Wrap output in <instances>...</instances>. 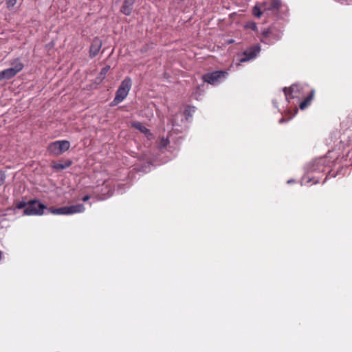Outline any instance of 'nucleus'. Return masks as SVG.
I'll list each match as a JSON object with an SVG mask.
<instances>
[{
  "mask_svg": "<svg viewBox=\"0 0 352 352\" xmlns=\"http://www.w3.org/2000/svg\"><path fill=\"white\" fill-rule=\"evenodd\" d=\"M338 161V158H334L332 153L329 152L327 155L315 159L307 166V182H311L314 177L309 175L314 173H330V168L334 167Z\"/></svg>",
  "mask_w": 352,
  "mask_h": 352,
  "instance_id": "nucleus-1",
  "label": "nucleus"
},
{
  "mask_svg": "<svg viewBox=\"0 0 352 352\" xmlns=\"http://www.w3.org/2000/svg\"><path fill=\"white\" fill-rule=\"evenodd\" d=\"M169 143V140L168 138H162L161 141H160V145H159V147L160 148H165L166 147V146Z\"/></svg>",
  "mask_w": 352,
  "mask_h": 352,
  "instance_id": "nucleus-24",
  "label": "nucleus"
},
{
  "mask_svg": "<svg viewBox=\"0 0 352 352\" xmlns=\"http://www.w3.org/2000/svg\"><path fill=\"white\" fill-rule=\"evenodd\" d=\"M245 28L256 31L257 30V25L255 22H249L245 25Z\"/></svg>",
  "mask_w": 352,
  "mask_h": 352,
  "instance_id": "nucleus-21",
  "label": "nucleus"
},
{
  "mask_svg": "<svg viewBox=\"0 0 352 352\" xmlns=\"http://www.w3.org/2000/svg\"><path fill=\"white\" fill-rule=\"evenodd\" d=\"M135 1L136 0H124L123 5L120 8V12L126 16L131 15Z\"/></svg>",
  "mask_w": 352,
  "mask_h": 352,
  "instance_id": "nucleus-11",
  "label": "nucleus"
},
{
  "mask_svg": "<svg viewBox=\"0 0 352 352\" xmlns=\"http://www.w3.org/2000/svg\"><path fill=\"white\" fill-rule=\"evenodd\" d=\"M12 65V67L0 72V80L13 78L23 68V64L19 60H15Z\"/></svg>",
  "mask_w": 352,
  "mask_h": 352,
  "instance_id": "nucleus-8",
  "label": "nucleus"
},
{
  "mask_svg": "<svg viewBox=\"0 0 352 352\" xmlns=\"http://www.w3.org/2000/svg\"><path fill=\"white\" fill-rule=\"evenodd\" d=\"M314 90H311L309 95L299 103V107L301 110L305 109L308 106L311 104V102L314 98Z\"/></svg>",
  "mask_w": 352,
  "mask_h": 352,
  "instance_id": "nucleus-13",
  "label": "nucleus"
},
{
  "mask_svg": "<svg viewBox=\"0 0 352 352\" xmlns=\"http://www.w3.org/2000/svg\"><path fill=\"white\" fill-rule=\"evenodd\" d=\"M288 183H292V180L288 181Z\"/></svg>",
  "mask_w": 352,
  "mask_h": 352,
  "instance_id": "nucleus-29",
  "label": "nucleus"
},
{
  "mask_svg": "<svg viewBox=\"0 0 352 352\" xmlns=\"http://www.w3.org/2000/svg\"><path fill=\"white\" fill-rule=\"evenodd\" d=\"M72 164V160H67L65 161V162L63 164L62 163H60V162H54L52 164V168L55 169V170H63V169H65L68 167H69Z\"/></svg>",
  "mask_w": 352,
  "mask_h": 352,
  "instance_id": "nucleus-15",
  "label": "nucleus"
},
{
  "mask_svg": "<svg viewBox=\"0 0 352 352\" xmlns=\"http://www.w3.org/2000/svg\"><path fill=\"white\" fill-rule=\"evenodd\" d=\"M70 143L67 140H57L51 142L47 146V151L53 155L58 156L69 150Z\"/></svg>",
  "mask_w": 352,
  "mask_h": 352,
  "instance_id": "nucleus-5",
  "label": "nucleus"
},
{
  "mask_svg": "<svg viewBox=\"0 0 352 352\" xmlns=\"http://www.w3.org/2000/svg\"><path fill=\"white\" fill-rule=\"evenodd\" d=\"M283 91L287 102H292L295 107L304 96L303 88L300 84H293L289 87H284Z\"/></svg>",
  "mask_w": 352,
  "mask_h": 352,
  "instance_id": "nucleus-2",
  "label": "nucleus"
},
{
  "mask_svg": "<svg viewBox=\"0 0 352 352\" xmlns=\"http://www.w3.org/2000/svg\"><path fill=\"white\" fill-rule=\"evenodd\" d=\"M85 210V208L83 204H79L76 205H72L69 206H67V214H73L76 213H81L83 212Z\"/></svg>",
  "mask_w": 352,
  "mask_h": 352,
  "instance_id": "nucleus-12",
  "label": "nucleus"
},
{
  "mask_svg": "<svg viewBox=\"0 0 352 352\" xmlns=\"http://www.w3.org/2000/svg\"><path fill=\"white\" fill-rule=\"evenodd\" d=\"M252 13L255 16L258 18L262 15V12L261 11L260 8H258L257 6H255L253 8Z\"/></svg>",
  "mask_w": 352,
  "mask_h": 352,
  "instance_id": "nucleus-20",
  "label": "nucleus"
},
{
  "mask_svg": "<svg viewBox=\"0 0 352 352\" xmlns=\"http://www.w3.org/2000/svg\"><path fill=\"white\" fill-rule=\"evenodd\" d=\"M46 206L38 199H32L28 201V206L23 210L24 215H42Z\"/></svg>",
  "mask_w": 352,
  "mask_h": 352,
  "instance_id": "nucleus-4",
  "label": "nucleus"
},
{
  "mask_svg": "<svg viewBox=\"0 0 352 352\" xmlns=\"http://www.w3.org/2000/svg\"><path fill=\"white\" fill-rule=\"evenodd\" d=\"M132 80L130 77H126L121 82L118 89L116 92V96L113 101L111 102V106H116L122 102L128 96L129 91L131 89Z\"/></svg>",
  "mask_w": 352,
  "mask_h": 352,
  "instance_id": "nucleus-3",
  "label": "nucleus"
},
{
  "mask_svg": "<svg viewBox=\"0 0 352 352\" xmlns=\"http://www.w3.org/2000/svg\"><path fill=\"white\" fill-rule=\"evenodd\" d=\"M17 2V0H6V5L7 8L10 9L13 8Z\"/></svg>",
  "mask_w": 352,
  "mask_h": 352,
  "instance_id": "nucleus-23",
  "label": "nucleus"
},
{
  "mask_svg": "<svg viewBox=\"0 0 352 352\" xmlns=\"http://www.w3.org/2000/svg\"><path fill=\"white\" fill-rule=\"evenodd\" d=\"M271 32L270 30V29H264L263 30H262L261 32V41L264 43H266V44H270V38L271 36Z\"/></svg>",
  "mask_w": 352,
  "mask_h": 352,
  "instance_id": "nucleus-18",
  "label": "nucleus"
},
{
  "mask_svg": "<svg viewBox=\"0 0 352 352\" xmlns=\"http://www.w3.org/2000/svg\"><path fill=\"white\" fill-rule=\"evenodd\" d=\"M6 179V175L4 172L0 170V186L4 183Z\"/></svg>",
  "mask_w": 352,
  "mask_h": 352,
  "instance_id": "nucleus-25",
  "label": "nucleus"
},
{
  "mask_svg": "<svg viewBox=\"0 0 352 352\" xmlns=\"http://www.w3.org/2000/svg\"><path fill=\"white\" fill-rule=\"evenodd\" d=\"M262 6L265 10L278 11L282 6V2L280 0H270L269 2H264Z\"/></svg>",
  "mask_w": 352,
  "mask_h": 352,
  "instance_id": "nucleus-10",
  "label": "nucleus"
},
{
  "mask_svg": "<svg viewBox=\"0 0 352 352\" xmlns=\"http://www.w3.org/2000/svg\"><path fill=\"white\" fill-rule=\"evenodd\" d=\"M228 75V72L227 71L217 70L204 74L203 80L210 85H217L222 80L226 79Z\"/></svg>",
  "mask_w": 352,
  "mask_h": 352,
  "instance_id": "nucleus-7",
  "label": "nucleus"
},
{
  "mask_svg": "<svg viewBox=\"0 0 352 352\" xmlns=\"http://www.w3.org/2000/svg\"><path fill=\"white\" fill-rule=\"evenodd\" d=\"M196 108L194 106L188 105L184 111V115L187 121H190Z\"/></svg>",
  "mask_w": 352,
  "mask_h": 352,
  "instance_id": "nucleus-17",
  "label": "nucleus"
},
{
  "mask_svg": "<svg viewBox=\"0 0 352 352\" xmlns=\"http://www.w3.org/2000/svg\"><path fill=\"white\" fill-rule=\"evenodd\" d=\"M90 199V197L89 195H85L82 198V200L83 201H87Z\"/></svg>",
  "mask_w": 352,
  "mask_h": 352,
  "instance_id": "nucleus-27",
  "label": "nucleus"
},
{
  "mask_svg": "<svg viewBox=\"0 0 352 352\" xmlns=\"http://www.w3.org/2000/svg\"><path fill=\"white\" fill-rule=\"evenodd\" d=\"M261 52V46L259 44L253 45L248 47L243 52L239 55V61L240 63H245L254 60L257 57Z\"/></svg>",
  "mask_w": 352,
  "mask_h": 352,
  "instance_id": "nucleus-6",
  "label": "nucleus"
},
{
  "mask_svg": "<svg viewBox=\"0 0 352 352\" xmlns=\"http://www.w3.org/2000/svg\"><path fill=\"white\" fill-rule=\"evenodd\" d=\"M314 184H317V183H318V179H317V180L314 181Z\"/></svg>",
  "mask_w": 352,
  "mask_h": 352,
  "instance_id": "nucleus-28",
  "label": "nucleus"
},
{
  "mask_svg": "<svg viewBox=\"0 0 352 352\" xmlns=\"http://www.w3.org/2000/svg\"><path fill=\"white\" fill-rule=\"evenodd\" d=\"M28 206V202H25V201H19L15 206L14 209L20 210V209H22V208H25Z\"/></svg>",
  "mask_w": 352,
  "mask_h": 352,
  "instance_id": "nucleus-22",
  "label": "nucleus"
},
{
  "mask_svg": "<svg viewBox=\"0 0 352 352\" xmlns=\"http://www.w3.org/2000/svg\"><path fill=\"white\" fill-rule=\"evenodd\" d=\"M109 69H110L109 65H107V66L104 67L100 72L98 76L96 77V81H98V82H102L105 78L106 75H107V72L109 71Z\"/></svg>",
  "mask_w": 352,
  "mask_h": 352,
  "instance_id": "nucleus-19",
  "label": "nucleus"
},
{
  "mask_svg": "<svg viewBox=\"0 0 352 352\" xmlns=\"http://www.w3.org/2000/svg\"><path fill=\"white\" fill-rule=\"evenodd\" d=\"M48 211L56 215H68L67 214V206L60 207L58 208H55L54 207H50V208H47Z\"/></svg>",
  "mask_w": 352,
  "mask_h": 352,
  "instance_id": "nucleus-16",
  "label": "nucleus"
},
{
  "mask_svg": "<svg viewBox=\"0 0 352 352\" xmlns=\"http://www.w3.org/2000/svg\"><path fill=\"white\" fill-rule=\"evenodd\" d=\"M102 45V42L99 38L95 37L93 39L89 49V57L91 58H93L98 54Z\"/></svg>",
  "mask_w": 352,
  "mask_h": 352,
  "instance_id": "nucleus-9",
  "label": "nucleus"
},
{
  "mask_svg": "<svg viewBox=\"0 0 352 352\" xmlns=\"http://www.w3.org/2000/svg\"><path fill=\"white\" fill-rule=\"evenodd\" d=\"M131 126L140 131L141 133H144L147 137L151 135V133L150 132V130L147 129L146 126H144L141 122H134L132 123Z\"/></svg>",
  "mask_w": 352,
  "mask_h": 352,
  "instance_id": "nucleus-14",
  "label": "nucleus"
},
{
  "mask_svg": "<svg viewBox=\"0 0 352 352\" xmlns=\"http://www.w3.org/2000/svg\"><path fill=\"white\" fill-rule=\"evenodd\" d=\"M291 118H289V119L285 120L284 118H280V119L279 120V123H280V124H282V123H283V122H287V121H288V120H289Z\"/></svg>",
  "mask_w": 352,
  "mask_h": 352,
  "instance_id": "nucleus-26",
  "label": "nucleus"
},
{
  "mask_svg": "<svg viewBox=\"0 0 352 352\" xmlns=\"http://www.w3.org/2000/svg\"><path fill=\"white\" fill-rule=\"evenodd\" d=\"M279 38H280V36H277V40H278Z\"/></svg>",
  "mask_w": 352,
  "mask_h": 352,
  "instance_id": "nucleus-30",
  "label": "nucleus"
}]
</instances>
